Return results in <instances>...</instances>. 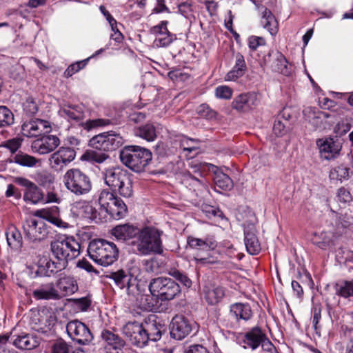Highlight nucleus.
Wrapping results in <instances>:
<instances>
[{"label":"nucleus","mask_w":353,"mask_h":353,"mask_svg":"<svg viewBox=\"0 0 353 353\" xmlns=\"http://www.w3.org/2000/svg\"><path fill=\"white\" fill-rule=\"evenodd\" d=\"M148 288L151 294L161 301L173 300L181 292L180 285L176 281L164 276L152 279Z\"/></svg>","instance_id":"6"},{"label":"nucleus","mask_w":353,"mask_h":353,"mask_svg":"<svg viewBox=\"0 0 353 353\" xmlns=\"http://www.w3.org/2000/svg\"><path fill=\"white\" fill-rule=\"evenodd\" d=\"M339 236L336 232L322 231L321 232H314L312 236V242L321 249H326L330 246L333 241Z\"/></svg>","instance_id":"30"},{"label":"nucleus","mask_w":353,"mask_h":353,"mask_svg":"<svg viewBox=\"0 0 353 353\" xmlns=\"http://www.w3.org/2000/svg\"><path fill=\"white\" fill-rule=\"evenodd\" d=\"M123 143V137L114 131L95 135L90 140V145L99 151H114Z\"/></svg>","instance_id":"10"},{"label":"nucleus","mask_w":353,"mask_h":353,"mask_svg":"<svg viewBox=\"0 0 353 353\" xmlns=\"http://www.w3.org/2000/svg\"><path fill=\"white\" fill-rule=\"evenodd\" d=\"M103 178L105 184L112 191L117 192L126 198L132 195V181L126 170L119 167L106 169L103 172Z\"/></svg>","instance_id":"4"},{"label":"nucleus","mask_w":353,"mask_h":353,"mask_svg":"<svg viewBox=\"0 0 353 353\" xmlns=\"http://www.w3.org/2000/svg\"><path fill=\"white\" fill-rule=\"evenodd\" d=\"M168 274L170 276H172L176 280L179 281L182 284H183L185 287L189 288L191 286V280L188 277L186 274H185L182 272H180L179 270L175 268H172L169 270Z\"/></svg>","instance_id":"52"},{"label":"nucleus","mask_w":353,"mask_h":353,"mask_svg":"<svg viewBox=\"0 0 353 353\" xmlns=\"http://www.w3.org/2000/svg\"><path fill=\"white\" fill-rule=\"evenodd\" d=\"M213 168H215V170L214 171V181L216 187L223 190H232L234 186V183L230 176L219 170L218 168L215 166H213Z\"/></svg>","instance_id":"38"},{"label":"nucleus","mask_w":353,"mask_h":353,"mask_svg":"<svg viewBox=\"0 0 353 353\" xmlns=\"http://www.w3.org/2000/svg\"><path fill=\"white\" fill-rule=\"evenodd\" d=\"M326 202H329L328 199L326 200ZM327 205L330 210V216L332 218L336 219L335 232L336 234L339 236L345 232V229L353 225V216L347 212L340 213L339 215L338 213L332 209L329 203Z\"/></svg>","instance_id":"23"},{"label":"nucleus","mask_w":353,"mask_h":353,"mask_svg":"<svg viewBox=\"0 0 353 353\" xmlns=\"http://www.w3.org/2000/svg\"><path fill=\"white\" fill-rule=\"evenodd\" d=\"M248 42L249 48L252 51L256 50L259 46L265 45V39L257 36H250L248 39Z\"/></svg>","instance_id":"57"},{"label":"nucleus","mask_w":353,"mask_h":353,"mask_svg":"<svg viewBox=\"0 0 353 353\" xmlns=\"http://www.w3.org/2000/svg\"><path fill=\"white\" fill-rule=\"evenodd\" d=\"M6 240L8 246L14 250H19L23 245V238L20 231L14 225L8 228L6 232Z\"/></svg>","instance_id":"33"},{"label":"nucleus","mask_w":353,"mask_h":353,"mask_svg":"<svg viewBox=\"0 0 353 353\" xmlns=\"http://www.w3.org/2000/svg\"><path fill=\"white\" fill-rule=\"evenodd\" d=\"M52 353H70V346L63 341H59L53 345Z\"/></svg>","instance_id":"61"},{"label":"nucleus","mask_w":353,"mask_h":353,"mask_svg":"<svg viewBox=\"0 0 353 353\" xmlns=\"http://www.w3.org/2000/svg\"><path fill=\"white\" fill-rule=\"evenodd\" d=\"M64 185L68 190L76 196L89 194L92 188L90 177L79 168H71L63 175Z\"/></svg>","instance_id":"5"},{"label":"nucleus","mask_w":353,"mask_h":353,"mask_svg":"<svg viewBox=\"0 0 353 353\" xmlns=\"http://www.w3.org/2000/svg\"><path fill=\"white\" fill-rule=\"evenodd\" d=\"M144 270L147 272H156L159 269V263L154 259L144 260L143 261Z\"/></svg>","instance_id":"60"},{"label":"nucleus","mask_w":353,"mask_h":353,"mask_svg":"<svg viewBox=\"0 0 353 353\" xmlns=\"http://www.w3.org/2000/svg\"><path fill=\"white\" fill-rule=\"evenodd\" d=\"M244 241L247 251L250 254H257L260 252L261 245L255 233L253 231H245Z\"/></svg>","instance_id":"39"},{"label":"nucleus","mask_w":353,"mask_h":353,"mask_svg":"<svg viewBox=\"0 0 353 353\" xmlns=\"http://www.w3.org/2000/svg\"><path fill=\"white\" fill-rule=\"evenodd\" d=\"M265 334L259 327L252 328L249 332H246L243 339L244 348L250 347L256 350L263 342L265 339Z\"/></svg>","instance_id":"29"},{"label":"nucleus","mask_w":353,"mask_h":353,"mask_svg":"<svg viewBox=\"0 0 353 353\" xmlns=\"http://www.w3.org/2000/svg\"><path fill=\"white\" fill-rule=\"evenodd\" d=\"M122 332L134 345L142 347L148 343V335L145 334L142 324L129 322L123 327Z\"/></svg>","instance_id":"17"},{"label":"nucleus","mask_w":353,"mask_h":353,"mask_svg":"<svg viewBox=\"0 0 353 353\" xmlns=\"http://www.w3.org/2000/svg\"><path fill=\"white\" fill-rule=\"evenodd\" d=\"M168 23L167 21H162L150 29V32L155 35L154 45L157 48H166L176 39V35L168 30Z\"/></svg>","instance_id":"18"},{"label":"nucleus","mask_w":353,"mask_h":353,"mask_svg":"<svg viewBox=\"0 0 353 353\" xmlns=\"http://www.w3.org/2000/svg\"><path fill=\"white\" fill-rule=\"evenodd\" d=\"M185 353H210L208 350L203 345L194 344L188 346L185 350Z\"/></svg>","instance_id":"64"},{"label":"nucleus","mask_w":353,"mask_h":353,"mask_svg":"<svg viewBox=\"0 0 353 353\" xmlns=\"http://www.w3.org/2000/svg\"><path fill=\"white\" fill-rule=\"evenodd\" d=\"M139 229L128 223L118 225L113 228L111 234L118 241H126L137 238Z\"/></svg>","instance_id":"27"},{"label":"nucleus","mask_w":353,"mask_h":353,"mask_svg":"<svg viewBox=\"0 0 353 353\" xmlns=\"http://www.w3.org/2000/svg\"><path fill=\"white\" fill-rule=\"evenodd\" d=\"M197 327L196 324L183 315L174 316L170 325V336L176 340H182Z\"/></svg>","instance_id":"13"},{"label":"nucleus","mask_w":353,"mask_h":353,"mask_svg":"<svg viewBox=\"0 0 353 353\" xmlns=\"http://www.w3.org/2000/svg\"><path fill=\"white\" fill-rule=\"evenodd\" d=\"M76 157V152L71 147H60L48 159L49 165L55 172H61Z\"/></svg>","instance_id":"12"},{"label":"nucleus","mask_w":353,"mask_h":353,"mask_svg":"<svg viewBox=\"0 0 353 353\" xmlns=\"http://www.w3.org/2000/svg\"><path fill=\"white\" fill-rule=\"evenodd\" d=\"M32 296L36 300H57L59 299V292L52 283L41 285L32 291Z\"/></svg>","instance_id":"28"},{"label":"nucleus","mask_w":353,"mask_h":353,"mask_svg":"<svg viewBox=\"0 0 353 353\" xmlns=\"http://www.w3.org/2000/svg\"><path fill=\"white\" fill-rule=\"evenodd\" d=\"M330 176L333 179L342 181L349 177V168L343 165H339L330 172Z\"/></svg>","instance_id":"51"},{"label":"nucleus","mask_w":353,"mask_h":353,"mask_svg":"<svg viewBox=\"0 0 353 353\" xmlns=\"http://www.w3.org/2000/svg\"><path fill=\"white\" fill-rule=\"evenodd\" d=\"M74 303L81 311H86L90 306L91 300L88 297L85 296L74 299Z\"/></svg>","instance_id":"63"},{"label":"nucleus","mask_w":353,"mask_h":353,"mask_svg":"<svg viewBox=\"0 0 353 353\" xmlns=\"http://www.w3.org/2000/svg\"><path fill=\"white\" fill-rule=\"evenodd\" d=\"M106 277L112 280L114 285L125 291L130 299H137L140 294V287L136 276L128 270L119 269L110 272Z\"/></svg>","instance_id":"8"},{"label":"nucleus","mask_w":353,"mask_h":353,"mask_svg":"<svg viewBox=\"0 0 353 353\" xmlns=\"http://www.w3.org/2000/svg\"><path fill=\"white\" fill-rule=\"evenodd\" d=\"M260 103V94L250 92L236 97L232 102V108L238 112L247 113L256 108Z\"/></svg>","instance_id":"14"},{"label":"nucleus","mask_w":353,"mask_h":353,"mask_svg":"<svg viewBox=\"0 0 353 353\" xmlns=\"http://www.w3.org/2000/svg\"><path fill=\"white\" fill-rule=\"evenodd\" d=\"M135 134L147 141H153L157 138L156 128L150 123H146L139 127L136 130Z\"/></svg>","instance_id":"44"},{"label":"nucleus","mask_w":353,"mask_h":353,"mask_svg":"<svg viewBox=\"0 0 353 353\" xmlns=\"http://www.w3.org/2000/svg\"><path fill=\"white\" fill-rule=\"evenodd\" d=\"M290 117V114L286 113L285 109H283L280 113L277 115L276 119L274 121L273 125V132L277 137H281L285 134V125L281 121V119H284L286 121L288 120Z\"/></svg>","instance_id":"47"},{"label":"nucleus","mask_w":353,"mask_h":353,"mask_svg":"<svg viewBox=\"0 0 353 353\" xmlns=\"http://www.w3.org/2000/svg\"><path fill=\"white\" fill-rule=\"evenodd\" d=\"M256 10L261 13V23L264 28L267 29L273 35L277 32V21L275 17L266 7L256 0H252Z\"/></svg>","instance_id":"22"},{"label":"nucleus","mask_w":353,"mask_h":353,"mask_svg":"<svg viewBox=\"0 0 353 353\" xmlns=\"http://www.w3.org/2000/svg\"><path fill=\"white\" fill-rule=\"evenodd\" d=\"M77 266L80 269L84 270L88 273L99 274V272L95 269L93 265L86 259H83L77 262Z\"/></svg>","instance_id":"59"},{"label":"nucleus","mask_w":353,"mask_h":353,"mask_svg":"<svg viewBox=\"0 0 353 353\" xmlns=\"http://www.w3.org/2000/svg\"><path fill=\"white\" fill-rule=\"evenodd\" d=\"M69 337L79 345H88L93 340V335L88 327L79 320H72L66 325Z\"/></svg>","instance_id":"11"},{"label":"nucleus","mask_w":353,"mask_h":353,"mask_svg":"<svg viewBox=\"0 0 353 353\" xmlns=\"http://www.w3.org/2000/svg\"><path fill=\"white\" fill-rule=\"evenodd\" d=\"M162 234V231L154 227H144L139 229L137 238L132 241V245L139 254H160L163 251Z\"/></svg>","instance_id":"1"},{"label":"nucleus","mask_w":353,"mask_h":353,"mask_svg":"<svg viewBox=\"0 0 353 353\" xmlns=\"http://www.w3.org/2000/svg\"><path fill=\"white\" fill-rule=\"evenodd\" d=\"M230 315L236 320L248 321L252 316V311L248 303H236L230 306Z\"/></svg>","instance_id":"31"},{"label":"nucleus","mask_w":353,"mask_h":353,"mask_svg":"<svg viewBox=\"0 0 353 353\" xmlns=\"http://www.w3.org/2000/svg\"><path fill=\"white\" fill-rule=\"evenodd\" d=\"M14 114L6 106H0V127L10 126L14 123Z\"/></svg>","instance_id":"50"},{"label":"nucleus","mask_w":353,"mask_h":353,"mask_svg":"<svg viewBox=\"0 0 353 353\" xmlns=\"http://www.w3.org/2000/svg\"><path fill=\"white\" fill-rule=\"evenodd\" d=\"M187 242L191 248L196 250H214L216 247V242L212 238L201 239L190 236Z\"/></svg>","instance_id":"34"},{"label":"nucleus","mask_w":353,"mask_h":353,"mask_svg":"<svg viewBox=\"0 0 353 353\" xmlns=\"http://www.w3.org/2000/svg\"><path fill=\"white\" fill-rule=\"evenodd\" d=\"M145 334L148 335V341H157L161 337V325L159 323H157L154 321L145 322L143 325Z\"/></svg>","instance_id":"42"},{"label":"nucleus","mask_w":353,"mask_h":353,"mask_svg":"<svg viewBox=\"0 0 353 353\" xmlns=\"http://www.w3.org/2000/svg\"><path fill=\"white\" fill-rule=\"evenodd\" d=\"M321 157L326 160L335 159L341 151V146L332 139L319 140L317 142Z\"/></svg>","instance_id":"25"},{"label":"nucleus","mask_w":353,"mask_h":353,"mask_svg":"<svg viewBox=\"0 0 353 353\" xmlns=\"http://www.w3.org/2000/svg\"><path fill=\"white\" fill-rule=\"evenodd\" d=\"M123 164L136 172H143L152 159V154L148 149L139 145H128L119 153Z\"/></svg>","instance_id":"2"},{"label":"nucleus","mask_w":353,"mask_h":353,"mask_svg":"<svg viewBox=\"0 0 353 353\" xmlns=\"http://www.w3.org/2000/svg\"><path fill=\"white\" fill-rule=\"evenodd\" d=\"M336 295L345 299L353 298V279L341 281L334 285Z\"/></svg>","instance_id":"40"},{"label":"nucleus","mask_w":353,"mask_h":353,"mask_svg":"<svg viewBox=\"0 0 353 353\" xmlns=\"http://www.w3.org/2000/svg\"><path fill=\"white\" fill-rule=\"evenodd\" d=\"M113 124V121L109 119H94L86 121L83 126L87 130H91L97 128H102Z\"/></svg>","instance_id":"49"},{"label":"nucleus","mask_w":353,"mask_h":353,"mask_svg":"<svg viewBox=\"0 0 353 353\" xmlns=\"http://www.w3.org/2000/svg\"><path fill=\"white\" fill-rule=\"evenodd\" d=\"M59 113L61 116L66 117L68 120L79 121L83 118V112L77 105H65Z\"/></svg>","instance_id":"41"},{"label":"nucleus","mask_w":353,"mask_h":353,"mask_svg":"<svg viewBox=\"0 0 353 353\" xmlns=\"http://www.w3.org/2000/svg\"><path fill=\"white\" fill-rule=\"evenodd\" d=\"M246 68L243 56L237 53L235 56V64L233 68L226 74L225 79L227 81H236L245 74Z\"/></svg>","instance_id":"32"},{"label":"nucleus","mask_w":353,"mask_h":353,"mask_svg":"<svg viewBox=\"0 0 353 353\" xmlns=\"http://www.w3.org/2000/svg\"><path fill=\"white\" fill-rule=\"evenodd\" d=\"M88 253L95 263L105 267L113 264L119 257L117 245L104 239L92 241L89 243Z\"/></svg>","instance_id":"3"},{"label":"nucleus","mask_w":353,"mask_h":353,"mask_svg":"<svg viewBox=\"0 0 353 353\" xmlns=\"http://www.w3.org/2000/svg\"><path fill=\"white\" fill-rule=\"evenodd\" d=\"M101 337L106 343V353H119L125 345V341L121 337L109 330H103Z\"/></svg>","instance_id":"26"},{"label":"nucleus","mask_w":353,"mask_h":353,"mask_svg":"<svg viewBox=\"0 0 353 353\" xmlns=\"http://www.w3.org/2000/svg\"><path fill=\"white\" fill-rule=\"evenodd\" d=\"M70 214L74 219L94 220L97 218L98 212L89 202L80 201L72 205Z\"/></svg>","instance_id":"20"},{"label":"nucleus","mask_w":353,"mask_h":353,"mask_svg":"<svg viewBox=\"0 0 353 353\" xmlns=\"http://www.w3.org/2000/svg\"><path fill=\"white\" fill-rule=\"evenodd\" d=\"M321 306L320 305H314L312 309L313 314L312 324L316 333L321 329V326L319 325V323L321 318Z\"/></svg>","instance_id":"55"},{"label":"nucleus","mask_w":353,"mask_h":353,"mask_svg":"<svg viewBox=\"0 0 353 353\" xmlns=\"http://www.w3.org/2000/svg\"><path fill=\"white\" fill-rule=\"evenodd\" d=\"M59 144L60 140L57 136H43L33 141L32 149L40 154H46L54 151Z\"/></svg>","instance_id":"21"},{"label":"nucleus","mask_w":353,"mask_h":353,"mask_svg":"<svg viewBox=\"0 0 353 353\" xmlns=\"http://www.w3.org/2000/svg\"><path fill=\"white\" fill-rule=\"evenodd\" d=\"M87 157L90 161L98 163L104 162L109 157V156L105 152L94 150L88 152Z\"/></svg>","instance_id":"54"},{"label":"nucleus","mask_w":353,"mask_h":353,"mask_svg":"<svg viewBox=\"0 0 353 353\" xmlns=\"http://www.w3.org/2000/svg\"><path fill=\"white\" fill-rule=\"evenodd\" d=\"M337 198L340 202L348 203L352 199L350 192L345 188H341L337 191Z\"/></svg>","instance_id":"62"},{"label":"nucleus","mask_w":353,"mask_h":353,"mask_svg":"<svg viewBox=\"0 0 353 353\" xmlns=\"http://www.w3.org/2000/svg\"><path fill=\"white\" fill-rule=\"evenodd\" d=\"M80 244L72 236L57 239L50 244L52 256L67 265L69 261L80 254Z\"/></svg>","instance_id":"7"},{"label":"nucleus","mask_w":353,"mask_h":353,"mask_svg":"<svg viewBox=\"0 0 353 353\" xmlns=\"http://www.w3.org/2000/svg\"><path fill=\"white\" fill-rule=\"evenodd\" d=\"M304 116L315 127L321 125L323 121L328 118L327 113L321 111H316L315 108L307 107L303 111Z\"/></svg>","instance_id":"37"},{"label":"nucleus","mask_w":353,"mask_h":353,"mask_svg":"<svg viewBox=\"0 0 353 353\" xmlns=\"http://www.w3.org/2000/svg\"><path fill=\"white\" fill-rule=\"evenodd\" d=\"M88 59L77 61L74 63L70 65L64 72L65 77H70L80 70L83 69L88 63Z\"/></svg>","instance_id":"53"},{"label":"nucleus","mask_w":353,"mask_h":353,"mask_svg":"<svg viewBox=\"0 0 353 353\" xmlns=\"http://www.w3.org/2000/svg\"><path fill=\"white\" fill-rule=\"evenodd\" d=\"M98 203L100 209L114 219H123L128 213L127 206L123 200L108 190H102L100 192Z\"/></svg>","instance_id":"9"},{"label":"nucleus","mask_w":353,"mask_h":353,"mask_svg":"<svg viewBox=\"0 0 353 353\" xmlns=\"http://www.w3.org/2000/svg\"><path fill=\"white\" fill-rule=\"evenodd\" d=\"M23 139L15 137L5 142L4 146L8 148L12 153H14L21 147Z\"/></svg>","instance_id":"58"},{"label":"nucleus","mask_w":353,"mask_h":353,"mask_svg":"<svg viewBox=\"0 0 353 353\" xmlns=\"http://www.w3.org/2000/svg\"><path fill=\"white\" fill-rule=\"evenodd\" d=\"M225 290L221 286L205 287L204 289V297L210 305L219 303L224 296Z\"/></svg>","instance_id":"36"},{"label":"nucleus","mask_w":353,"mask_h":353,"mask_svg":"<svg viewBox=\"0 0 353 353\" xmlns=\"http://www.w3.org/2000/svg\"><path fill=\"white\" fill-rule=\"evenodd\" d=\"M40 344V339L30 333H21L16 336L12 345L21 350H32Z\"/></svg>","instance_id":"24"},{"label":"nucleus","mask_w":353,"mask_h":353,"mask_svg":"<svg viewBox=\"0 0 353 353\" xmlns=\"http://www.w3.org/2000/svg\"><path fill=\"white\" fill-rule=\"evenodd\" d=\"M11 161L24 167H34L39 162L35 157L21 152L13 156Z\"/></svg>","instance_id":"45"},{"label":"nucleus","mask_w":353,"mask_h":353,"mask_svg":"<svg viewBox=\"0 0 353 353\" xmlns=\"http://www.w3.org/2000/svg\"><path fill=\"white\" fill-rule=\"evenodd\" d=\"M215 95L219 99H229L232 97V90L227 85H220L216 88Z\"/></svg>","instance_id":"56"},{"label":"nucleus","mask_w":353,"mask_h":353,"mask_svg":"<svg viewBox=\"0 0 353 353\" xmlns=\"http://www.w3.org/2000/svg\"><path fill=\"white\" fill-rule=\"evenodd\" d=\"M51 128L47 121L42 119H31L23 122L21 125V133L27 137H37L49 132Z\"/></svg>","instance_id":"19"},{"label":"nucleus","mask_w":353,"mask_h":353,"mask_svg":"<svg viewBox=\"0 0 353 353\" xmlns=\"http://www.w3.org/2000/svg\"><path fill=\"white\" fill-rule=\"evenodd\" d=\"M14 182L24 188L23 199L26 203L36 205L44 201L43 191L32 181L23 177H17Z\"/></svg>","instance_id":"15"},{"label":"nucleus","mask_w":353,"mask_h":353,"mask_svg":"<svg viewBox=\"0 0 353 353\" xmlns=\"http://www.w3.org/2000/svg\"><path fill=\"white\" fill-rule=\"evenodd\" d=\"M57 285L64 295L72 294L79 289L77 280L70 276L60 278Z\"/></svg>","instance_id":"35"},{"label":"nucleus","mask_w":353,"mask_h":353,"mask_svg":"<svg viewBox=\"0 0 353 353\" xmlns=\"http://www.w3.org/2000/svg\"><path fill=\"white\" fill-rule=\"evenodd\" d=\"M67 267L64 263L57 260V261L50 259L46 261L43 265V268L46 270L45 275L50 276L52 274H55Z\"/></svg>","instance_id":"48"},{"label":"nucleus","mask_w":353,"mask_h":353,"mask_svg":"<svg viewBox=\"0 0 353 353\" xmlns=\"http://www.w3.org/2000/svg\"><path fill=\"white\" fill-rule=\"evenodd\" d=\"M272 70L283 74L285 76H289L291 74V66L288 65V63L285 57L279 53L276 59L272 64Z\"/></svg>","instance_id":"43"},{"label":"nucleus","mask_w":353,"mask_h":353,"mask_svg":"<svg viewBox=\"0 0 353 353\" xmlns=\"http://www.w3.org/2000/svg\"><path fill=\"white\" fill-rule=\"evenodd\" d=\"M26 238L30 241L37 242L45 239L48 234L46 223L43 220L28 219L23 225Z\"/></svg>","instance_id":"16"},{"label":"nucleus","mask_w":353,"mask_h":353,"mask_svg":"<svg viewBox=\"0 0 353 353\" xmlns=\"http://www.w3.org/2000/svg\"><path fill=\"white\" fill-rule=\"evenodd\" d=\"M45 319L39 312L34 313L30 318V325L31 328L38 332H47L48 327Z\"/></svg>","instance_id":"46"}]
</instances>
